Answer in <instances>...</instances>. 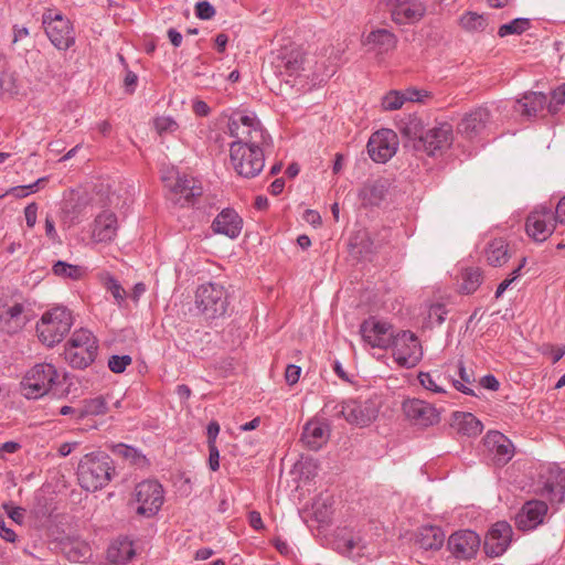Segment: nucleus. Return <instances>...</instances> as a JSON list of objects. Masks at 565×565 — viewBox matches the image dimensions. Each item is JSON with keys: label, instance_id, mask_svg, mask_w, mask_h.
Masks as SVG:
<instances>
[{"label": "nucleus", "instance_id": "obj_1", "mask_svg": "<svg viewBox=\"0 0 565 565\" xmlns=\"http://www.w3.org/2000/svg\"><path fill=\"white\" fill-rule=\"evenodd\" d=\"M115 473L113 459L102 451L86 454L77 466V481L89 492L105 488Z\"/></svg>", "mask_w": 565, "mask_h": 565}, {"label": "nucleus", "instance_id": "obj_2", "mask_svg": "<svg viewBox=\"0 0 565 565\" xmlns=\"http://www.w3.org/2000/svg\"><path fill=\"white\" fill-rule=\"evenodd\" d=\"M382 401L377 395L343 399L332 406L334 417L343 418L347 423L358 427L370 426L379 416Z\"/></svg>", "mask_w": 565, "mask_h": 565}, {"label": "nucleus", "instance_id": "obj_3", "mask_svg": "<svg viewBox=\"0 0 565 565\" xmlns=\"http://www.w3.org/2000/svg\"><path fill=\"white\" fill-rule=\"evenodd\" d=\"M74 324L72 311L64 306H55L46 310L36 323L39 340L53 347L60 343Z\"/></svg>", "mask_w": 565, "mask_h": 565}, {"label": "nucleus", "instance_id": "obj_4", "mask_svg": "<svg viewBox=\"0 0 565 565\" xmlns=\"http://www.w3.org/2000/svg\"><path fill=\"white\" fill-rule=\"evenodd\" d=\"M98 341L92 331L85 328L75 330L64 349L66 362L74 369H85L96 359Z\"/></svg>", "mask_w": 565, "mask_h": 565}, {"label": "nucleus", "instance_id": "obj_5", "mask_svg": "<svg viewBox=\"0 0 565 565\" xmlns=\"http://www.w3.org/2000/svg\"><path fill=\"white\" fill-rule=\"evenodd\" d=\"M230 154L234 170L244 178H254L264 169V150L258 143H231Z\"/></svg>", "mask_w": 565, "mask_h": 565}, {"label": "nucleus", "instance_id": "obj_6", "mask_svg": "<svg viewBox=\"0 0 565 565\" xmlns=\"http://www.w3.org/2000/svg\"><path fill=\"white\" fill-rule=\"evenodd\" d=\"M220 120H226L228 136L236 139V141H265L267 138L260 121L254 115H246L241 111H223Z\"/></svg>", "mask_w": 565, "mask_h": 565}, {"label": "nucleus", "instance_id": "obj_7", "mask_svg": "<svg viewBox=\"0 0 565 565\" xmlns=\"http://www.w3.org/2000/svg\"><path fill=\"white\" fill-rule=\"evenodd\" d=\"M57 379L54 365L40 363L34 365L21 382L22 394L26 398H39L45 395Z\"/></svg>", "mask_w": 565, "mask_h": 565}, {"label": "nucleus", "instance_id": "obj_8", "mask_svg": "<svg viewBox=\"0 0 565 565\" xmlns=\"http://www.w3.org/2000/svg\"><path fill=\"white\" fill-rule=\"evenodd\" d=\"M195 305L207 319L224 316L228 305L224 287L213 282L201 285L195 292Z\"/></svg>", "mask_w": 565, "mask_h": 565}, {"label": "nucleus", "instance_id": "obj_9", "mask_svg": "<svg viewBox=\"0 0 565 565\" xmlns=\"http://www.w3.org/2000/svg\"><path fill=\"white\" fill-rule=\"evenodd\" d=\"M43 25L51 43L57 50H67L75 43L74 28L62 13L47 10L43 14Z\"/></svg>", "mask_w": 565, "mask_h": 565}, {"label": "nucleus", "instance_id": "obj_10", "mask_svg": "<svg viewBox=\"0 0 565 565\" xmlns=\"http://www.w3.org/2000/svg\"><path fill=\"white\" fill-rule=\"evenodd\" d=\"M390 348L393 350L395 362L403 367H414L423 358L420 342L411 331L397 332Z\"/></svg>", "mask_w": 565, "mask_h": 565}, {"label": "nucleus", "instance_id": "obj_11", "mask_svg": "<svg viewBox=\"0 0 565 565\" xmlns=\"http://www.w3.org/2000/svg\"><path fill=\"white\" fill-rule=\"evenodd\" d=\"M161 180L177 201L183 199L184 202L190 203L193 198L202 194V188L198 184V181L192 177L181 175L174 167H162Z\"/></svg>", "mask_w": 565, "mask_h": 565}, {"label": "nucleus", "instance_id": "obj_12", "mask_svg": "<svg viewBox=\"0 0 565 565\" xmlns=\"http://www.w3.org/2000/svg\"><path fill=\"white\" fill-rule=\"evenodd\" d=\"M137 513L145 516L157 514L163 504L162 486L154 480H145L136 486Z\"/></svg>", "mask_w": 565, "mask_h": 565}, {"label": "nucleus", "instance_id": "obj_13", "mask_svg": "<svg viewBox=\"0 0 565 565\" xmlns=\"http://www.w3.org/2000/svg\"><path fill=\"white\" fill-rule=\"evenodd\" d=\"M555 230V217L550 207L539 206L533 210L525 222L526 234L535 242H545Z\"/></svg>", "mask_w": 565, "mask_h": 565}, {"label": "nucleus", "instance_id": "obj_14", "mask_svg": "<svg viewBox=\"0 0 565 565\" xmlns=\"http://www.w3.org/2000/svg\"><path fill=\"white\" fill-rule=\"evenodd\" d=\"M395 23L413 24L420 21L426 7L422 0H383Z\"/></svg>", "mask_w": 565, "mask_h": 565}, {"label": "nucleus", "instance_id": "obj_15", "mask_svg": "<svg viewBox=\"0 0 565 565\" xmlns=\"http://www.w3.org/2000/svg\"><path fill=\"white\" fill-rule=\"evenodd\" d=\"M360 332L363 340L372 348L387 349L395 338L390 323L379 321L374 318L365 320L361 324Z\"/></svg>", "mask_w": 565, "mask_h": 565}, {"label": "nucleus", "instance_id": "obj_16", "mask_svg": "<svg viewBox=\"0 0 565 565\" xmlns=\"http://www.w3.org/2000/svg\"><path fill=\"white\" fill-rule=\"evenodd\" d=\"M405 416L417 426L428 427L439 423L438 411L429 403L412 398L403 403Z\"/></svg>", "mask_w": 565, "mask_h": 565}, {"label": "nucleus", "instance_id": "obj_17", "mask_svg": "<svg viewBox=\"0 0 565 565\" xmlns=\"http://www.w3.org/2000/svg\"><path fill=\"white\" fill-rule=\"evenodd\" d=\"M512 539V527L504 521L497 522L489 530L484 540V552L491 557L502 555Z\"/></svg>", "mask_w": 565, "mask_h": 565}, {"label": "nucleus", "instance_id": "obj_18", "mask_svg": "<svg viewBox=\"0 0 565 565\" xmlns=\"http://www.w3.org/2000/svg\"><path fill=\"white\" fill-rule=\"evenodd\" d=\"M483 445L492 456V460L499 465H505L514 455V448L511 440L500 431H489L483 438Z\"/></svg>", "mask_w": 565, "mask_h": 565}, {"label": "nucleus", "instance_id": "obj_19", "mask_svg": "<svg viewBox=\"0 0 565 565\" xmlns=\"http://www.w3.org/2000/svg\"><path fill=\"white\" fill-rule=\"evenodd\" d=\"M480 546V537L473 531H459L450 535L448 547L458 558L475 556Z\"/></svg>", "mask_w": 565, "mask_h": 565}, {"label": "nucleus", "instance_id": "obj_20", "mask_svg": "<svg viewBox=\"0 0 565 565\" xmlns=\"http://www.w3.org/2000/svg\"><path fill=\"white\" fill-rule=\"evenodd\" d=\"M211 228L215 234L235 239L243 230V218L235 210L224 209L215 216Z\"/></svg>", "mask_w": 565, "mask_h": 565}, {"label": "nucleus", "instance_id": "obj_21", "mask_svg": "<svg viewBox=\"0 0 565 565\" xmlns=\"http://www.w3.org/2000/svg\"><path fill=\"white\" fill-rule=\"evenodd\" d=\"M547 97L543 93L526 92L519 98L513 109L516 114L525 118L544 116L547 113Z\"/></svg>", "mask_w": 565, "mask_h": 565}, {"label": "nucleus", "instance_id": "obj_22", "mask_svg": "<svg viewBox=\"0 0 565 565\" xmlns=\"http://www.w3.org/2000/svg\"><path fill=\"white\" fill-rule=\"evenodd\" d=\"M489 120V110L478 108L461 119L457 128V134L465 139L477 138L487 128Z\"/></svg>", "mask_w": 565, "mask_h": 565}, {"label": "nucleus", "instance_id": "obj_23", "mask_svg": "<svg viewBox=\"0 0 565 565\" xmlns=\"http://www.w3.org/2000/svg\"><path fill=\"white\" fill-rule=\"evenodd\" d=\"M547 513V505L540 500L526 502L516 514L515 522L519 529L526 531L540 525Z\"/></svg>", "mask_w": 565, "mask_h": 565}, {"label": "nucleus", "instance_id": "obj_24", "mask_svg": "<svg viewBox=\"0 0 565 565\" xmlns=\"http://www.w3.org/2000/svg\"><path fill=\"white\" fill-rule=\"evenodd\" d=\"M118 230L117 216L111 211H104L94 221L92 239L95 243H107L116 237Z\"/></svg>", "mask_w": 565, "mask_h": 565}, {"label": "nucleus", "instance_id": "obj_25", "mask_svg": "<svg viewBox=\"0 0 565 565\" xmlns=\"http://www.w3.org/2000/svg\"><path fill=\"white\" fill-rule=\"evenodd\" d=\"M329 436V427L320 420L312 419L303 426L301 440L309 449L318 450L328 443Z\"/></svg>", "mask_w": 565, "mask_h": 565}, {"label": "nucleus", "instance_id": "obj_26", "mask_svg": "<svg viewBox=\"0 0 565 565\" xmlns=\"http://www.w3.org/2000/svg\"><path fill=\"white\" fill-rule=\"evenodd\" d=\"M390 186V181L384 178L369 181L360 190L359 196L364 205H379L385 199Z\"/></svg>", "mask_w": 565, "mask_h": 565}, {"label": "nucleus", "instance_id": "obj_27", "mask_svg": "<svg viewBox=\"0 0 565 565\" xmlns=\"http://www.w3.org/2000/svg\"><path fill=\"white\" fill-rule=\"evenodd\" d=\"M362 44L369 50L386 53L396 46V38L388 30L379 29L363 35Z\"/></svg>", "mask_w": 565, "mask_h": 565}, {"label": "nucleus", "instance_id": "obj_28", "mask_svg": "<svg viewBox=\"0 0 565 565\" xmlns=\"http://www.w3.org/2000/svg\"><path fill=\"white\" fill-rule=\"evenodd\" d=\"M402 138L411 141H425L427 124L416 115H408L397 125Z\"/></svg>", "mask_w": 565, "mask_h": 565}, {"label": "nucleus", "instance_id": "obj_29", "mask_svg": "<svg viewBox=\"0 0 565 565\" xmlns=\"http://www.w3.org/2000/svg\"><path fill=\"white\" fill-rule=\"evenodd\" d=\"M134 556V543L128 537L115 540L107 550V559L115 564H125Z\"/></svg>", "mask_w": 565, "mask_h": 565}, {"label": "nucleus", "instance_id": "obj_30", "mask_svg": "<svg viewBox=\"0 0 565 565\" xmlns=\"http://www.w3.org/2000/svg\"><path fill=\"white\" fill-rule=\"evenodd\" d=\"M334 544L335 550L339 553L347 555L352 559H358L366 553V544L360 536H339Z\"/></svg>", "mask_w": 565, "mask_h": 565}, {"label": "nucleus", "instance_id": "obj_31", "mask_svg": "<svg viewBox=\"0 0 565 565\" xmlns=\"http://www.w3.org/2000/svg\"><path fill=\"white\" fill-rule=\"evenodd\" d=\"M452 426L467 436H477L483 429L482 423L471 413H455Z\"/></svg>", "mask_w": 565, "mask_h": 565}, {"label": "nucleus", "instance_id": "obj_32", "mask_svg": "<svg viewBox=\"0 0 565 565\" xmlns=\"http://www.w3.org/2000/svg\"><path fill=\"white\" fill-rule=\"evenodd\" d=\"M444 541L445 534L437 526H423L417 536V542L424 550H439Z\"/></svg>", "mask_w": 565, "mask_h": 565}, {"label": "nucleus", "instance_id": "obj_33", "mask_svg": "<svg viewBox=\"0 0 565 565\" xmlns=\"http://www.w3.org/2000/svg\"><path fill=\"white\" fill-rule=\"evenodd\" d=\"M486 257L489 265L502 266L510 258L508 244L503 238H495L488 244Z\"/></svg>", "mask_w": 565, "mask_h": 565}, {"label": "nucleus", "instance_id": "obj_34", "mask_svg": "<svg viewBox=\"0 0 565 565\" xmlns=\"http://www.w3.org/2000/svg\"><path fill=\"white\" fill-rule=\"evenodd\" d=\"M23 306L21 303H14L13 306L7 308L0 315V327L7 332H14L17 329L21 328L23 324Z\"/></svg>", "mask_w": 565, "mask_h": 565}, {"label": "nucleus", "instance_id": "obj_35", "mask_svg": "<svg viewBox=\"0 0 565 565\" xmlns=\"http://www.w3.org/2000/svg\"><path fill=\"white\" fill-rule=\"evenodd\" d=\"M420 385L435 394L446 393L444 387L445 381H448L447 375H443L441 373L435 372H419L417 376Z\"/></svg>", "mask_w": 565, "mask_h": 565}, {"label": "nucleus", "instance_id": "obj_36", "mask_svg": "<svg viewBox=\"0 0 565 565\" xmlns=\"http://www.w3.org/2000/svg\"><path fill=\"white\" fill-rule=\"evenodd\" d=\"M307 62L306 54L294 50L282 58L280 67L289 75H298L301 71H305V64Z\"/></svg>", "mask_w": 565, "mask_h": 565}, {"label": "nucleus", "instance_id": "obj_37", "mask_svg": "<svg viewBox=\"0 0 565 565\" xmlns=\"http://www.w3.org/2000/svg\"><path fill=\"white\" fill-rule=\"evenodd\" d=\"M397 143H366L370 158L376 163L387 162L397 151Z\"/></svg>", "mask_w": 565, "mask_h": 565}, {"label": "nucleus", "instance_id": "obj_38", "mask_svg": "<svg viewBox=\"0 0 565 565\" xmlns=\"http://www.w3.org/2000/svg\"><path fill=\"white\" fill-rule=\"evenodd\" d=\"M107 412V403L104 397L97 396L90 399L84 401L79 407L78 419H83L87 416L104 415Z\"/></svg>", "mask_w": 565, "mask_h": 565}, {"label": "nucleus", "instance_id": "obj_39", "mask_svg": "<svg viewBox=\"0 0 565 565\" xmlns=\"http://www.w3.org/2000/svg\"><path fill=\"white\" fill-rule=\"evenodd\" d=\"M457 371L460 376V381L452 379L450 375H447L448 381H451L455 388L462 392L463 394L473 395V391L470 387V385L475 382L473 374L467 371L462 361L458 362Z\"/></svg>", "mask_w": 565, "mask_h": 565}, {"label": "nucleus", "instance_id": "obj_40", "mask_svg": "<svg viewBox=\"0 0 565 565\" xmlns=\"http://www.w3.org/2000/svg\"><path fill=\"white\" fill-rule=\"evenodd\" d=\"M460 26L468 32L483 31L487 26V19L477 12H466L459 19Z\"/></svg>", "mask_w": 565, "mask_h": 565}, {"label": "nucleus", "instance_id": "obj_41", "mask_svg": "<svg viewBox=\"0 0 565 565\" xmlns=\"http://www.w3.org/2000/svg\"><path fill=\"white\" fill-rule=\"evenodd\" d=\"M53 274L72 280H78L85 275V269L77 265H72L66 262L58 260L53 265Z\"/></svg>", "mask_w": 565, "mask_h": 565}, {"label": "nucleus", "instance_id": "obj_42", "mask_svg": "<svg viewBox=\"0 0 565 565\" xmlns=\"http://www.w3.org/2000/svg\"><path fill=\"white\" fill-rule=\"evenodd\" d=\"M452 126L449 122H435L433 126L426 128L425 141L428 139L443 141L454 139Z\"/></svg>", "mask_w": 565, "mask_h": 565}, {"label": "nucleus", "instance_id": "obj_43", "mask_svg": "<svg viewBox=\"0 0 565 565\" xmlns=\"http://www.w3.org/2000/svg\"><path fill=\"white\" fill-rule=\"evenodd\" d=\"M404 93L401 90H390L381 99V108L383 111H393L401 109L404 104Z\"/></svg>", "mask_w": 565, "mask_h": 565}, {"label": "nucleus", "instance_id": "obj_44", "mask_svg": "<svg viewBox=\"0 0 565 565\" xmlns=\"http://www.w3.org/2000/svg\"><path fill=\"white\" fill-rule=\"evenodd\" d=\"M461 290L465 294L475 292L481 284L482 276L478 268H471L465 271L462 276Z\"/></svg>", "mask_w": 565, "mask_h": 565}, {"label": "nucleus", "instance_id": "obj_45", "mask_svg": "<svg viewBox=\"0 0 565 565\" xmlns=\"http://www.w3.org/2000/svg\"><path fill=\"white\" fill-rule=\"evenodd\" d=\"M153 126L160 138L168 137L169 135L175 132L179 128L177 121L168 116L157 117L153 121Z\"/></svg>", "mask_w": 565, "mask_h": 565}, {"label": "nucleus", "instance_id": "obj_46", "mask_svg": "<svg viewBox=\"0 0 565 565\" xmlns=\"http://www.w3.org/2000/svg\"><path fill=\"white\" fill-rule=\"evenodd\" d=\"M530 28V21L527 19H515L507 24L499 28L498 34L503 38L510 34H521Z\"/></svg>", "mask_w": 565, "mask_h": 565}, {"label": "nucleus", "instance_id": "obj_47", "mask_svg": "<svg viewBox=\"0 0 565 565\" xmlns=\"http://www.w3.org/2000/svg\"><path fill=\"white\" fill-rule=\"evenodd\" d=\"M46 181L47 178H40L34 183H31L29 185L13 186L10 190H8L6 194H12L15 198H24L30 193L36 192L40 186L46 183Z\"/></svg>", "mask_w": 565, "mask_h": 565}, {"label": "nucleus", "instance_id": "obj_48", "mask_svg": "<svg viewBox=\"0 0 565 565\" xmlns=\"http://www.w3.org/2000/svg\"><path fill=\"white\" fill-rule=\"evenodd\" d=\"M565 104V84L558 86L556 89L553 90L551 99L548 103H546L547 106V113L548 114H556L561 106Z\"/></svg>", "mask_w": 565, "mask_h": 565}, {"label": "nucleus", "instance_id": "obj_49", "mask_svg": "<svg viewBox=\"0 0 565 565\" xmlns=\"http://www.w3.org/2000/svg\"><path fill=\"white\" fill-rule=\"evenodd\" d=\"M131 362L132 359L130 355H111L108 360V367L114 373H121Z\"/></svg>", "mask_w": 565, "mask_h": 565}, {"label": "nucleus", "instance_id": "obj_50", "mask_svg": "<svg viewBox=\"0 0 565 565\" xmlns=\"http://www.w3.org/2000/svg\"><path fill=\"white\" fill-rule=\"evenodd\" d=\"M0 88L9 94L18 93L17 76L13 72H3L0 77Z\"/></svg>", "mask_w": 565, "mask_h": 565}, {"label": "nucleus", "instance_id": "obj_51", "mask_svg": "<svg viewBox=\"0 0 565 565\" xmlns=\"http://www.w3.org/2000/svg\"><path fill=\"white\" fill-rule=\"evenodd\" d=\"M105 286L108 291L111 292L114 298L118 303L122 302L126 296L125 289L121 287V285L118 282L117 279H115L111 276H108L105 281Z\"/></svg>", "mask_w": 565, "mask_h": 565}, {"label": "nucleus", "instance_id": "obj_52", "mask_svg": "<svg viewBox=\"0 0 565 565\" xmlns=\"http://www.w3.org/2000/svg\"><path fill=\"white\" fill-rule=\"evenodd\" d=\"M195 14L201 20H210L215 15V9L209 1H200L195 4Z\"/></svg>", "mask_w": 565, "mask_h": 565}, {"label": "nucleus", "instance_id": "obj_53", "mask_svg": "<svg viewBox=\"0 0 565 565\" xmlns=\"http://www.w3.org/2000/svg\"><path fill=\"white\" fill-rule=\"evenodd\" d=\"M446 313L444 305L435 303L429 307L428 319L433 323L441 324L445 321Z\"/></svg>", "mask_w": 565, "mask_h": 565}, {"label": "nucleus", "instance_id": "obj_54", "mask_svg": "<svg viewBox=\"0 0 565 565\" xmlns=\"http://www.w3.org/2000/svg\"><path fill=\"white\" fill-rule=\"evenodd\" d=\"M526 259L523 258L521 264L512 271L511 277L504 279L497 288L495 298H500L503 292L510 287V285L519 277V273L525 265Z\"/></svg>", "mask_w": 565, "mask_h": 565}, {"label": "nucleus", "instance_id": "obj_55", "mask_svg": "<svg viewBox=\"0 0 565 565\" xmlns=\"http://www.w3.org/2000/svg\"><path fill=\"white\" fill-rule=\"evenodd\" d=\"M329 498L327 499H319L313 504V511L316 516L320 521H324L329 518L330 514V502Z\"/></svg>", "mask_w": 565, "mask_h": 565}, {"label": "nucleus", "instance_id": "obj_56", "mask_svg": "<svg viewBox=\"0 0 565 565\" xmlns=\"http://www.w3.org/2000/svg\"><path fill=\"white\" fill-rule=\"evenodd\" d=\"M405 102H424L429 95L426 90L408 88L403 92Z\"/></svg>", "mask_w": 565, "mask_h": 565}, {"label": "nucleus", "instance_id": "obj_57", "mask_svg": "<svg viewBox=\"0 0 565 565\" xmlns=\"http://www.w3.org/2000/svg\"><path fill=\"white\" fill-rule=\"evenodd\" d=\"M301 367L295 364H289L286 367L285 379L289 385H294L299 381Z\"/></svg>", "mask_w": 565, "mask_h": 565}, {"label": "nucleus", "instance_id": "obj_58", "mask_svg": "<svg viewBox=\"0 0 565 565\" xmlns=\"http://www.w3.org/2000/svg\"><path fill=\"white\" fill-rule=\"evenodd\" d=\"M24 217L29 227H34L38 217V205L36 203H30L24 209Z\"/></svg>", "mask_w": 565, "mask_h": 565}, {"label": "nucleus", "instance_id": "obj_59", "mask_svg": "<svg viewBox=\"0 0 565 565\" xmlns=\"http://www.w3.org/2000/svg\"><path fill=\"white\" fill-rule=\"evenodd\" d=\"M396 132L392 129H381L372 135L369 141H393Z\"/></svg>", "mask_w": 565, "mask_h": 565}, {"label": "nucleus", "instance_id": "obj_60", "mask_svg": "<svg viewBox=\"0 0 565 565\" xmlns=\"http://www.w3.org/2000/svg\"><path fill=\"white\" fill-rule=\"evenodd\" d=\"M3 509L7 511L8 515L18 524H21L24 519V510L19 507H11L10 504H3Z\"/></svg>", "mask_w": 565, "mask_h": 565}, {"label": "nucleus", "instance_id": "obj_61", "mask_svg": "<svg viewBox=\"0 0 565 565\" xmlns=\"http://www.w3.org/2000/svg\"><path fill=\"white\" fill-rule=\"evenodd\" d=\"M209 447V467L212 471H216L220 468V451L216 445Z\"/></svg>", "mask_w": 565, "mask_h": 565}, {"label": "nucleus", "instance_id": "obj_62", "mask_svg": "<svg viewBox=\"0 0 565 565\" xmlns=\"http://www.w3.org/2000/svg\"><path fill=\"white\" fill-rule=\"evenodd\" d=\"M220 433V425L217 422L213 420L207 425L206 434H207V446L216 445V438Z\"/></svg>", "mask_w": 565, "mask_h": 565}, {"label": "nucleus", "instance_id": "obj_63", "mask_svg": "<svg viewBox=\"0 0 565 565\" xmlns=\"http://www.w3.org/2000/svg\"><path fill=\"white\" fill-rule=\"evenodd\" d=\"M0 537L11 543L15 542L17 540V534L14 531L7 527L6 522L2 519H0Z\"/></svg>", "mask_w": 565, "mask_h": 565}, {"label": "nucleus", "instance_id": "obj_64", "mask_svg": "<svg viewBox=\"0 0 565 565\" xmlns=\"http://www.w3.org/2000/svg\"><path fill=\"white\" fill-rule=\"evenodd\" d=\"M555 222L558 221L562 224H565V196L559 200L555 210Z\"/></svg>", "mask_w": 565, "mask_h": 565}]
</instances>
